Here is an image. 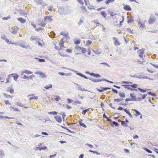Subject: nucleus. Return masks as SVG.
<instances>
[{
    "mask_svg": "<svg viewBox=\"0 0 158 158\" xmlns=\"http://www.w3.org/2000/svg\"><path fill=\"white\" fill-rule=\"evenodd\" d=\"M112 90L114 93H115L116 94H117L118 93V91L116 89H112Z\"/></svg>",
    "mask_w": 158,
    "mask_h": 158,
    "instance_id": "e2e57ef3",
    "label": "nucleus"
},
{
    "mask_svg": "<svg viewBox=\"0 0 158 158\" xmlns=\"http://www.w3.org/2000/svg\"><path fill=\"white\" fill-rule=\"evenodd\" d=\"M112 123L116 127L119 126L118 123H117L115 121L112 122Z\"/></svg>",
    "mask_w": 158,
    "mask_h": 158,
    "instance_id": "49530a36",
    "label": "nucleus"
},
{
    "mask_svg": "<svg viewBox=\"0 0 158 158\" xmlns=\"http://www.w3.org/2000/svg\"><path fill=\"white\" fill-rule=\"evenodd\" d=\"M130 76L133 77L137 78L138 77V75L137 74H135L134 75H131Z\"/></svg>",
    "mask_w": 158,
    "mask_h": 158,
    "instance_id": "052dcab7",
    "label": "nucleus"
},
{
    "mask_svg": "<svg viewBox=\"0 0 158 158\" xmlns=\"http://www.w3.org/2000/svg\"><path fill=\"white\" fill-rule=\"evenodd\" d=\"M36 2L37 4L42 5L43 3L42 0H36Z\"/></svg>",
    "mask_w": 158,
    "mask_h": 158,
    "instance_id": "c85d7f7f",
    "label": "nucleus"
},
{
    "mask_svg": "<svg viewBox=\"0 0 158 158\" xmlns=\"http://www.w3.org/2000/svg\"><path fill=\"white\" fill-rule=\"evenodd\" d=\"M10 18V16L8 15L6 17H4L2 18V19L3 20H7Z\"/></svg>",
    "mask_w": 158,
    "mask_h": 158,
    "instance_id": "58836bf2",
    "label": "nucleus"
},
{
    "mask_svg": "<svg viewBox=\"0 0 158 158\" xmlns=\"http://www.w3.org/2000/svg\"><path fill=\"white\" fill-rule=\"evenodd\" d=\"M55 97H56L54 98V99L56 101H58L60 99V98L59 96H55Z\"/></svg>",
    "mask_w": 158,
    "mask_h": 158,
    "instance_id": "de8ad7c7",
    "label": "nucleus"
},
{
    "mask_svg": "<svg viewBox=\"0 0 158 158\" xmlns=\"http://www.w3.org/2000/svg\"><path fill=\"white\" fill-rule=\"evenodd\" d=\"M35 36H32L30 38V40L32 41L35 39Z\"/></svg>",
    "mask_w": 158,
    "mask_h": 158,
    "instance_id": "338daca9",
    "label": "nucleus"
},
{
    "mask_svg": "<svg viewBox=\"0 0 158 158\" xmlns=\"http://www.w3.org/2000/svg\"><path fill=\"white\" fill-rule=\"evenodd\" d=\"M147 96V94H143L142 95V99H144L146 96Z\"/></svg>",
    "mask_w": 158,
    "mask_h": 158,
    "instance_id": "69168bd1",
    "label": "nucleus"
},
{
    "mask_svg": "<svg viewBox=\"0 0 158 158\" xmlns=\"http://www.w3.org/2000/svg\"><path fill=\"white\" fill-rule=\"evenodd\" d=\"M43 29L41 27L35 29V31H39L40 30H43Z\"/></svg>",
    "mask_w": 158,
    "mask_h": 158,
    "instance_id": "4d7b16f0",
    "label": "nucleus"
},
{
    "mask_svg": "<svg viewBox=\"0 0 158 158\" xmlns=\"http://www.w3.org/2000/svg\"><path fill=\"white\" fill-rule=\"evenodd\" d=\"M59 11L60 15H67L69 13V11L67 7H60L59 8Z\"/></svg>",
    "mask_w": 158,
    "mask_h": 158,
    "instance_id": "f257e3e1",
    "label": "nucleus"
},
{
    "mask_svg": "<svg viewBox=\"0 0 158 158\" xmlns=\"http://www.w3.org/2000/svg\"><path fill=\"white\" fill-rule=\"evenodd\" d=\"M156 20V17L153 15H151L148 21V23L150 24H152L154 23Z\"/></svg>",
    "mask_w": 158,
    "mask_h": 158,
    "instance_id": "7ed1b4c3",
    "label": "nucleus"
},
{
    "mask_svg": "<svg viewBox=\"0 0 158 158\" xmlns=\"http://www.w3.org/2000/svg\"><path fill=\"white\" fill-rule=\"evenodd\" d=\"M143 148V150H144L146 152H148L149 153H152V152L151 150L148 149L147 148Z\"/></svg>",
    "mask_w": 158,
    "mask_h": 158,
    "instance_id": "cd10ccee",
    "label": "nucleus"
},
{
    "mask_svg": "<svg viewBox=\"0 0 158 158\" xmlns=\"http://www.w3.org/2000/svg\"><path fill=\"white\" fill-rule=\"evenodd\" d=\"M5 102L6 104V105H11V103L9 102L8 100H5Z\"/></svg>",
    "mask_w": 158,
    "mask_h": 158,
    "instance_id": "5fc2aeb1",
    "label": "nucleus"
},
{
    "mask_svg": "<svg viewBox=\"0 0 158 158\" xmlns=\"http://www.w3.org/2000/svg\"><path fill=\"white\" fill-rule=\"evenodd\" d=\"M79 124H80V125L81 126L83 127L84 128H86V126L85 125L84 123H82L81 122H79Z\"/></svg>",
    "mask_w": 158,
    "mask_h": 158,
    "instance_id": "c9c22d12",
    "label": "nucleus"
},
{
    "mask_svg": "<svg viewBox=\"0 0 158 158\" xmlns=\"http://www.w3.org/2000/svg\"><path fill=\"white\" fill-rule=\"evenodd\" d=\"M76 74L77 75L79 76H80V77H81L84 78L85 79H88V78L86 76H85V75L83 74H82V73H76Z\"/></svg>",
    "mask_w": 158,
    "mask_h": 158,
    "instance_id": "4468645a",
    "label": "nucleus"
},
{
    "mask_svg": "<svg viewBox=\"0 0 158 158\" xmlns=\"http://www.w3.org/2000/svg\"><path fill=\"white\" fill-rule=\"evenodd\" d=\"M83 22V21L81 19L80 20V21L78 22V24L79 26L81 25V23H82Z\"/></svg>",
    "mask_w": 158,
    "mask_h": 158,
    "instance_id": "bf43d9fd",
    "label": "nucleus"
},
{
    "mask_svg": "<svg viewBox=\"0 0 158 158\" xmlns=\"http://www.w3.org/2000/svg\"><path fill=\"white\" fill-rule=\"evenodd\" d=\"M36 74H39L42 76V77L43 78H46L47 77V76L46 75L44 74L43 73L41 72H37L35 73Z\"/></svg>",
    "mask_w": 158,
    "mask_h": 158,
    "instance_id": "9d476101",
    "label": "nucleus"
},
{
    "mask_svg": "<svg viewBox=\"0 0 158 158\" xmlns=\"http://www.w3.org/2000/svg\"><path fill=\"white\" fill-rule=\"evenodd\" d=\"M45 20L47 22H51L52 21V19L48 16H47L44 17Z\"/></svg>",
    "mask_w": 158,
    "mask_h": 158,
    "instance_id": "9b49d317",
    "label": "nucleus"
},
{
    "mask_svg": "<svg viewBox=\"0 0 158 158\" xmlns=\"http://www.w3.org/2000/svg\"><path fill=\"white\" fill-rule=\"evenodd\" d=\"M52 87V85L51 84H49L48 85H47L44 87V88L46 89H48Z\"/></svg>",
    "mask_w": 158,
    "mask_h": 158,
    "instance_id": "c756f323",
    "label": "nucleus"
},
{
    "mask_svg": "<svg viewBox=\"0 0 158 158\" xmlns=\"http://www.w3.org/2000/svg\"><path fill=\"white\" fill-rule=\"evenodd\" d=\"M100 13L101 14V15H102V16L104 18H106V17L107 15L105 11H102L100 12Z\"/></svg>",
    "mask_w": 158,
    "mask_h": 158,
    "instance_id": "412c9836",
    "label": "nucleus"
},
{
    "mask_svg": "<svg viewBox=\"0 0 158 158\" xmlns=\"http://www.w3.org/2000/svg\"><path fill=\"white\" fill-rule=\"evenodd\" d=\"M138 23L139 25V27L142 28L144 29L145 27V26L144 24L141 23V22L139 21H138Z\"/></svg>",
    "mask_w": 158,
    "mask_h": 158,
    "instance_id": "aec40b11",
    "label": "nucleus"
},
{
    "mask_svg": "<svg viewBox=\"0 0 158 158\" xmlns=\"http://www.w3.org/2000/svg\"><path fill=\"white\" fill-rule=\"evenodd\" d=\"M134 22V20L131 18H130L128 21V23H131Z\"/></svg>",
    "mask_w": 158,
    "mask_h": 158,
    "instance_id": "3c124183",
    "label": "nucleus"
},
{
    "mask_svg": "<svg viewBox=\"0 0 158 158\" xmlns=\"http://www.w3.org/2000/svg\"><path fill=\"white\" fill-rule=\"evenodd\" d=\"M138 89L139 90L140 92L142 93H144L146 91V90L141 89L139 88H138Z\"/></svg>",
    "mask_w": 158,
    "mask_h": 158,
    "instance_id": "79ce46f5",
    "label": "nucleus"
},
{
    "mask_svg": "<svg viewBox=\"0 0 158 158\" xmlns=\"http://www.w3.org/2000/svg\"><path fill=\"white\" fill-rule=\"evenodd\" d=\"M130 96L131 97V99H133V101H136L137 99L135 96L132 93L130 94Z\"/></svg>",
    "mask_w": 158,
    "mask_h": 158,
    "instance_id": "6ab92c4d",
    "label": "nucleus"
},
{
    "mask_svg": "<svg viewBox=\"0 0 158 158\" xmlns=\"http://www.w3.org/2000/svg\"><path fill=\"white\" fill-rule=\"evenodd\" d=\"M92 51L96 54H99L101 53V52H100L99 50L98 49L97 50H92Z\"/></svg>",
    "mask_w": 158,
    "mask_h": 158,
    "instance_id": "393cba45",
    "label": "nucleus"
},
{
    "mask_svg": "<svg viewBox=\"0 0 158 158\" xmlns=\"http://www.w3.org/2000/svg\"><path fill=\"white\" fill-rule=\"evenodd\" d=\"M123 9L127 11H130L131 10V7L128 5H126L124 7Z\"/></svg>",
    "mask_w": 158,
    "mask_h": 158,
    "instance_id": "1a4fd4ad",
    "label": "nucleus"
},
{
    "mask_svg": "<svg viewBox=\"0 0 158 158\" xmlns=\"http://www.w3.org/2000/svg\"><path fill=\"white\" fill-rule=\"evenodd\" d=\"M148 95H152V96L154 97L156 96V95L155 94L152 93L151 92H149L148 93Z\"/></svg>",
    "mask_w": 158,
    "mask_h": 158,
    "instance_id": "a19ab883",
    "label": "nucleus"
},
{
    "mask_svg": "<svg viewBox=\"0 0 158 158\" xmlns=\"http://www.w3.org/2000/svg\"><path fill=\"white\" fill-rule=\"evenodd\" d=\"M19 30V27L16 26H14L11 28L10 31L12 34H16L17 33Z\"/></svg>",
    "mask_w": 158,
    "mask_h": 158,
    "instance_id": "f03ea898",
    "label": "nucleus"
},
{
    "mask_svg": "<svg viewBox=\"0 0 158 158\" xmlns=\"http://www.w3.org/2000/svg\"><path fill=\"white\" fill-rule=\"evenodd\" d=\"M114 1V0H106V1L105 3L106 4H108L109 3H112Z\"/></svg>",
    "mask_w": 158,
    "mask_h": 158,
    "instance_id": "bb28decb",
    "label": "nucleus"
},
{
    "mask_svg": "<svg viewBox=\"0 0 158 158\" xmlns=\"http://www.w3.org/2000/svg\"><path fill=\"white\" fill-rule=\"evenodd\" d=\"M23 73H24L26 74H30L32 73V72L31 71L28 70H25L24 71L22 72V74Z\"/></svg>",
    "mask_w": 158,
    "mask_h": 158,
    "instance_id": "dca6fc26",
    "label": "nucleus"
},
{
    "mask_svg": "<svg viewBox=\"0 0 158 158\" xmlns=\"http://www.w3.org/2000/svg\"><path fill=\"white\" fill-rule=\"evenodd\" d=\"M20 13L21 14L23 15H26V13L24 11L22 10H21L20 11Z\"/></svg>",
    "mask_w": 158,
    "mask_h": 158,
    "instance_id": "864d4df0",
    "label": "nucleus"
},
{
    "mask_svg": "<svg viewBox=\"0 0 158 158\" xmlns=\"http://www.w3.org/2000/svg\"><path fill=\"white\" fill-rule=\"evenodd\" d=\"M37 99H38V97L37 96H33V97H31L30 98H29V100H31L32 99H33L37 100Z\"/></svg>",
    "mask_w": 158,
    "mask_h": 158,
    "instance_id": "c03bdc74",
    "label": "nucleus"
},
{
    "mask_svg": "<svg viewBox=\"0 0 158 158\" xmlns=\"http://www.w3.org/2000/svg\"><path fill=\"white\" fill-rule=\"evenodd\" d=\"M74 43L76 44H79L80 43V40H76V41H74Z\"/></svg>",
    "mask_w": 158,
    "mask_h": 158,
    "instance_id": "ea45409f",
    "label": "nucleus"
},
{
    "mask_svg": "<svg viewBox=\"0 0 158 158\" xmlns=\"http://www.w3.org/2000/svg\"><path fill=\"white\" fill-rule=\"evenodd\" d=\"M5 156V154L3 152V151L1 150L0 151V158H2Z\"/></svg>",
    "mask_w": 158,
    "mask_h": 158,
    "instance_id": "a878e982",
    "label": "nucleus"
},
{
    "mask_svg": "<svg viewBox=\"0 0 158 158\" xmlns=\"http://www.w3.org/2000/svg\"><path fill=\"white\" fill-rule=\"evenodd\" d=\"M7 92H9L11 94H13L14 93V89L11 88L10 87H8L7 89Z\"/></svg>",
    "mask_w": 158,
    "mask_h": 158,
    "instance_id": "a211bd4d",
    "label": "nucleus"
},
{
    "mask_svg": "<svg viewBox=\"0 0 158 158\" xmlns=\"http://www.w3.org/2000/svg\"><path fill=\"white\" fill-rule=\"evenodd\" d=\"M123 100V99L121 98V99H119V98H117V99H115L114 100V102H119L121 101L122 100Z\"/></svg>",
    "mask_w": 158,
    "mask_h": 158,
    "instance_id": "e433bc0d",
    "label": "nucleus"
},
{
    "mask_svg": "<svg viewBox=\"0 0 158 158\" xmlns=\"http://www.w3.org/2000/svg\"><path fill=\"white\" fill-rule=\"evenodd\" d=\"M132 110H134V111L135 112V113L136 114H135L136 116H138L139 115H141V113L140 112H139V111H137L136 109H132Z\"/></svg>",
    "mask_w": 158,
    "mask_h": 158,
    "instance_id": "b1692460",
    "label": "nucleus"
},
{
    "mask_svg": "<svg viewBox=\"0 0 158 158\" xmlns=\"http://www.w3.org/2000/svg\"><path fill=\"white\" fill-rule=\"evenodd\" d=\"M88 111H89V108L85 110H83L82 111V114H83L84 115H85V114L86 112Z\"/></svg>",
    "mask_w": 158,
    "mask_h": 158,
    "instance_id": "37998d69",
    "label": "nucleus"
},
{
    "mask_svg": "<svg viewBox=\"0 0 158 158\" xmlns=\"http://www.w3.org/2000/svg\"><path fill=\"white\" fill-rule=\"evenodd\" d=\"M124 111L127 114L129 117L131 118H132V115L126 109H123Z\"/></svg>",
    "mask_w": 158,
    "mask_h": 158,
    "instance_id": "5701e85b",
    "label": "nucleus"
},
{
    "mask_svg": "<svg viewBox=\"0 0 158 158\" xmlns=\"http://www.w3.org/2000/svg\"><path fill=\"white\" fill-rule=\"evenodd\" d=\"M145 50V49H141L139 50L138 51V53L139 54V57L143 58V54L144 53V51Z\"/></svg>",
    "mask_w": 158,
    "mask_h": 158,
    "instance_id": "39448f33",
    "label": "nucleus"
},
{
    "mask_svg": "<svg viewBox=\"0 0 158 158\" xmlns=\"http://www.w3.org/2000/svg\"><path fill=\"white\" fill-rule=\"evenodd\" d=\"M122 86H123L126 89H127L131 90H133V89L131 88V86H130V85H122Z\"/></svg>",
    "mask_w": 158,
    "mask_h": 158,
    "instance_id": "ddd939ff",
    "label": "nucleus"
},
{
    "mask_svg": "<svg viewBox=\"0 0 158 158\" xmlns=\"http://www.w3.org/2000/svg\"><path fill=\"white\" fill-rule=\"evenodd\" d=\"M60 34L61 35H63L64 36H66L67 37H69L68 33H64L63 32H61L60 33Z\"/></svg>",
    "mask_w": 158,
    "mask_h": 158,
    "instance_id": "473e14b6",
    "label": "nucleus"
},
{
    "mask_svg": "<svg viewBox=\"0 0 158 158\" xmlns=\"http://www.w3.org/2000/svg\"><path fill=\"white\" fill-rule=\"evenodd\" d=\"M150 64L152 65L154 67L156 68H158V66L157 65H156V64H153L152 63H150Z\"/></svg>",
    "mask_w": 158,
    "mask_h": 158,
    "instance_id": "774afa93",
    "label": "nucleus"
},
{
    "mask_svg": "<svg viewBox=\"0 0 158 158\" xmlns=\"http://www.w3.org/2000/svg\"><path fill=\"white\" fill-rule=\"evenodd\" d=\"M16 104L19 106L22 107H23L24 106V105L20 103L17 102Z\"/></svg>",
    "mask_w": 158,
    "mask_h": 158,
    "instance_id": "6e6d98bb",
    "label": "nucleus"
},
{
    "mask_svg": "<svg viewBox=\"0 0 158 158\" xmlns=\"http://www.w3.org/2000/svg\"><path fill=\"white\" fill-rule=\"evenodd\" d=\"M64 42H61V43L59 44L60 45L61 48H62L64 46Z\"/></svg>",
    "mask_w": 158,
    "mask_h": 158,
    "instance_id": "680f3d73",
    "label": "nucleus"
},
{
    "mask_svg": "<svg viewBox=\"0 0 158 158\" xmlns=\"http://www.w3.org/2000/svg\"><path fill=\"white\" fill-rule=\"evenodd\" d=\"M3 94L4 96V97H6L7 98H12V96L10 95H7L5 93H4Z\"/></svg>",
    "mask_w": 158,
    "mask_h": 158,
    "instance_id": "4c0bfd02",
    "label": "nucleus"
},
{
    "mask_svg": "<svg viewBox=\"0 0 158 158\" xmlns=\"http://www.w3.org/2000/svg\"><path fill=\"white\" fill-rule=\"evenodd\" d=\"M58 112L56 111H51L48 112V114H50L56 115L57 114Z\"/></svg>",
    "mask_w": 158,
    "mask_h": 158,
    "instance_id": "72a5a7b5",
    "label": "nucleus"
},
{
    "mask_svg": "<svg viewBox=\"0 0 158 158\" xmlns=\"http://www.w3.org/2000/svg\"><path fill=\"white\" fill-rule=\"evenodd\" d=\"M17 19L18 21H19L21 23H25L26 21V20L25 19H23L21 17L18 18Z\"/></svg>",
    "mask_w": 158,
    "mask_h": 158,
    "instance_id": "f8f14e48",
    "label": "nucleus"
},
{
    "mask_svg": "<svg viewBox=\"0 0 158 158\" xmlns=\"http://www.w3.org/2000/svg\"><path fill=\"white\" fill-rule=\"evenodd\" d=\"M12 75H15L14 76H13V77L14 78V80L15 81H16L17 79L18 78L19 75L17 74H12Z\"/></svg>",
    "mask_w": 158,
    "mask_h": 158,
    "instance_id": "4be33fe9",
    "label": "nucleus"
},
{
    "mask_svg": "<svg viewBox=\"0 0 158 158\" xmlns=\"http://www.w3.org/2000/svg\"><path fill=\"white\" fill-rule=\"evenodd\" d=\"M67 102L69 104V103H71L73 101V100H71L69 98H67Z\"/></svg>",
    "mask_w": 158,
    "mask_h": 158,
    "instance_id": "603ef678",
    "label": "nucleus"
},
{
    "mask_svg": "<svg viewBox=\"0 0 158 158\" xmlns=\"http://www.w3.org/2000/svg\"><path fill=\"white\" fill-rule=\"evenodd\" d=\"M101 89H103L104 90H106L108 89H110L111 88H110L109 87H101Z\"/></svg>",
    "mask_w": 158,
    "mask_h": 158,
    "instance_id": "09e8293b",
    "label": "nucleus"
},
{
    "mask_svg": "<svg viewBox=\"0 0 158 158\" xmlns=\"http://www.w3.org/2000/svg\"><path fill=\"white\" fill-rule=\"evenodd\" d=\"M80 8L82 10V12L84 13H86L87 14L88 11L87 10L86 7L85 6H81L80 7Z\"/></svg>",
    "mask_w": 158,
    "mask_h": 158,
    "instance_id": "0eeeda50",
    "label": "nucleus"
},
{
    "mask_svg": "<svg viewBox=\"0 0 158 158\" xmlns=\"http://www.w3.org/2000/svg\"><path fill=\"white\" fill-rule=\"evenodd\" d=\"M130 86H131V87L135 88H137V85L136 84H133L132 85H130Z\"/></svg>",
    "mask_w": 158,
    "mask_h": 158,
    "instance_id": "a18cd8bd",
    "label": "nucleus"
},
{
    "mask_svg": "<svg viewBox=\"0 0 158 158\" xmlns=\"http://www.w3.org/2000/svg\"><path fill=\"white\" fill-rule=\"evenodd\" d=\"M58 74H59L60 75H61V76H64V75H65V76H68V75H69V74L68 73H63V72H59L58 73Z\"/></svg>",
    "mask_w": 158,
    "mask_h": 158,
    "instance_id": "7c9ffc66",
    "label": "nucleus"
},
{
    "mask_svg": "<svg viewBox=\"0 0 158 158\" xmlns=\"http://www.w3.org/2000/svg\"><path fill=\"white\" fill-rule=\"evenodd\" d=\"M113 39L114 40V45L115 46H117L120 45V44L117 38L114 37L113 38Z\"/></svg>",
    "mask_w": 158,
    "mask_h": 158,
    "instance_id": "423d86ee",
    "label": "nucleus"
},
{
    "mask_svg": "<svg viewBox=\"0 0 158 158\" xmlns=\"http://www.w3.org/2000/svg\"><path fill=\"white\" fill-rule=\"evenodd\" d=\"M19 46L22 48H27V46L24 45L22 44H19Z\"/></svg>",
    "mask_w": 158,
    "mask_h": 158,
    "instance_id": "8fccbe9b",
    "label": "nucleus"
},
{
    "mask_svg": "<svg viewBox=\"0 0 158 158\" xmlns=\"http://www.w3.org/2000/svg\"><path fill=\"white\" fill-rule=\"evenodd\" d=\"M54 118L58 123H60L62 121V118L60 116H54Z\"/></svg>",
    "mask_w": 158,
    "mask_h": 158,
    "instance_id": "20e7f679",
    "label": "nucleus"
},
{
    "mask_svg": "<svg viewBox=\"0 0 158 158\" xmlns=\"http://www.w3.org/2000/svg\"><path fill=\"white\" fill-rule=\"evenodd\" d=\"M55 35V33L53 31H51L50 33V37L51 38H53Z\"/></svg>",
    "mask_w": 158,
    "mask_h": 158,
    "instance_id": "2f4dec72",
    "label": "nucleus"
},
{
    "mask_svg": "<svg viewBox=\"0 0 158 158\" xmlns=\"http://www.w3.org/2000/svg\"><path fill=\"white\" fill-rule=\"evenodd\" d=\"M56 156V154H55L53 155H51L50 156H49V158H52V157H55Z\"/></svg>",
    "mask_w": 158,
    "mask_h": 158,
    "instance_id": "0e129e2a",
    "label": "nucleus"
},
{
    "mask_svg": "<svg viewBox=\"0 0 158 158\" xmlns=\"http://www.w3.org/2000/svg\"><path fill=\"white\" fill-rule=\"evenodd\" d=\"M119 96L121 97L124 98L125 97V95L124 93L119 92Z\"/></svg>",
    "mask_w": 158,
    "mask_h": 158,
    "instance_id": "f704fd0d",
    "label": "nucleus"
},
{
    "mask_svg": "<svg viewBox=\"0 0 158 158\" xmlns=\"http://www.w3.org/2000/svg\"><path fill=\"white\" fill-rule=\"evenodd\" d=\"M89 79L92 81L94 82H99L101 81H103V80H102V79H95L94 78H92L91 79Z\"/></svg>",
    "mask_w": 158,
    "mask_h": 158,
    "instance_id": "2eb2a0df",
    "label": "nucleus"
},
{
    "mask_svg": "<svg viewBox=\"0 0 158 158\" xmlns=\"http://www.w3.org/2000/svg\"><path fill=\"white\" fill-rule=\"evenodd\" d=\"M81 49V52L82 53H84L86 51V49L85 48H82Z\"/></svg>",
    "mask_w": 158,
    "mask_h": 158,
    "instance_id": "13d9d810",
    "label": "nucleus"
},
{
    "mask_svg": "<svg viewBox=\"0 0 158 158\" xmlns=\"http://www.w3.org/2000/svg\"><path fill=\"white\" fill-rule=\"evenodd\" d=\"M89 75H91V76L95 77H101V76L98 73H90Z\"/></svg>",
    "mask_w": 158,
    "mask_h": 158,
    "instance_id": "6e6552de",
    "label": "nucleus"
},
{
    "mask_svg": "<svg viewBox=\"0 0 158 158\" xmlns=\"http://www.w3.org/2000/svg\"><path fill=\"white\" fill-rule=\"evenodd\" d=\"M35 59L40 62H43L45 61V60L43 59H39L37 57H35Z\"/></svg>",
    "mask_w": 158,
    "mask_h": 158,
    "instance_id": "f3484780",
    "label": "nucleus"
}]
</instances>
